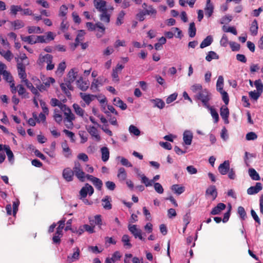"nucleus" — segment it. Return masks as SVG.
<instances>
[{
    "mask_svg": "<svg viewBox=\"0 0 263 263\" xmlns=\"http://www.w3.org/2000/svg\"><path fill=\"white\" fill-rule=\"evenodd\" d=\"M197 99L200 100L205 107H209V102L211 99V94L207 89H202L196 95Z\"/></svg>",
    "mask_w": 263,
    "mask_h": 263,
    "instance_id": "nucleus-1",
    "label": "nucleus"
},
{
    "mask_svg": "<svg viewBox=\"0 0 263 263\" xmlns=\"http://www.w3.org/2000/svg\"><path fill=\"white\" fill-rule=\"evenodd\" d=\"M74 175L81 181H84L85 179V173L83 172L81 164L79 162H74V166L72 170Z\"/></svg>",
    "mask_w": 263,
    "mask_h": 263,
    "instance_id": "nucleus-2",
    "label": "nucleus"
},
{
    "mask_svg": "<svg viewBox=\"0 0 263 263\" xmlns=\"http://www.w3.org/2000/svg\"><path fill=\"white\" fill-rule=\"evenodd\" d=\"M108 80L104 76H100L97 79H94L91 84L90 88L93 91H99L98 87L108 83Z\"/></svg>",
    "mask_w": 263,
    "mask_h": 263,
    "instance_id": "nucleus-3",
    "label": "nucleus"
},
{
    "mask_svg": "<svg viewBox=\"0 0 263 263\" xmlns=\"http://www.w3.org/2000/svg\"><path fill=\"white\" fill-rule=\"evenodd\" d=\"M93 192L94 190L92 186L88 183H86L80 191V199L85 198L88 194L89 196H91L93 193Z\"/></svg>",
    "mask_w": 263,
    "mask_h": 263,
    "instance_id": "nucleus-4",
    "label": "nucleus"
},
{
    "mask_svg": "<svg viewBox=\"0 0 263 263\" xmlns=\"http://www.w3.org/2000/svg\"><path fill=\"white\" fill-rule=\"evenodd\" d=\"M128 229L135 238H138L141 240H144V238H143L142 236V231L140 229H138L136 225L129 224L128 226Z\"/></svg>",
    "mask_w": 263,
    "mask_h": 263,
    "instance_id": "nucleus-5",
    "label": "nucleus"
},
{
    "mask_svg": "<svg viewBox=\"0 0 263 263\" xmlns=\"http://www.w3.org/2000/svg\"><path fill=\"white\" fill-rule=\"evenodd\" d=\"M124 66L121 64H118L115 68L112 69L111 77L112 81L115 82H118L120 80L118 76L119 73H120L122 70L124 68Z\"/></svg>",
    "mask_w": 263,
    "mask_h": 263,
    "instance_id": "nucleus-6",
    "label": "nucleus"
},
{
    "mask_svg": "<svg viewBox=\"0 0 263 263\" xmlns=\"http://www.w3.org/2000/svg\"><path fill=\"white\" fill-rule=\"evenodd\" d=\"M62 176L66 181L70 182L73 179L74 172L70 167H66L63 170Z\"/></svg>",
    "mask_w": 263,
    "mask_h": 263,
    "instance_id": "nucleus-7",
    "label": "nucleus"
},
{
    "mask_svg": "<svg viewBox=\"0 0 263 263\" xmlns=\"http://www.w3.org/2000/svg\"><path fill=\"white\" fill-rule=\"evenodd\" d=\"M77 86L78 88L83 91L87 90L89 86V82L87 81H84L82 77H80L76 81Z\"/></svg>",
    "mask_w": 263,
    "mask_h": 263,
    "instance_id": "nucleus-8",
    "label": "nucleus"
},
{
    "mask_svg": "<svg viewBox=\"0 0 263 263\" xmlns=\"http://www.w3.org/2000/svg\"><path fill=\"white\" fill-rule=\"evenodd\" d=\"M94 6L100 12L107 11L106 3L103 0H94Z\"/></svg>",
    "mask_w": 263,
    "mask_h": 263,
    "instance_id": "nucleus-9",
    "label": "nucleus"
},
{
    "mask_svg": "<svg viewBox=\"0 0 263 263\" xmlns=\"http://www.w3.org/2000/svg\"><path fill=\"white\" fill-rule=\"evenodd\" d=\"M218 171L222 175H226L230 170V162L228 160L224 161L218 166Z\"/></svg>",
    "mask_w": 263,
    "mask_h": 263,
    "instance_id": "nucleus-10",
    "label": "nucleus"
},
{
    "mask_svg": "<svg viewBox=\"0 0 263 263\" xmlns=\"http://www.w3.org/2000/svg\"><path fill=\"white\" fill-rule=\"evenodd\" d=\"M262 189V184L260 182L256 183L255 186L250 187L247 190V193L249 195H253L259 192Z\"/></svg>",
    "mask_w": 263,
    "mask_h": 263,
    "instance_id": "nucleus-11",
    "label": "nucleus"
},
{
    "mask_svg": "<svg viewBox=\"0 0 263 263\" xmlns=\"http://www.w3.org/2000/svg\"><path fill=\"white\" fill-rule=\"evenodd\" d=\"M220 115L226 124L229 123V110L227 106H222L220 110Z\"/></svg>",
    "mask_w": 263,
    "mask_h": 263,
    "instance_id": "nucleus-12",
    "label": "nucleus"
},
{
    "mask_svg": "<svg viewBox=\"0 0 263 263\" xmlns=\"http://www.w3.org/2000/svg\"><path fill=\"white\" fill-rule=\"evenodd\" d=\"M87 132L93 137H94L97 141L101 140V137L98 134V129L93 126H89L86 128Z\"/></svg>",
    "mask_w": 263,
    "mask_h": 263,
    "instance_id": "nucleus-13",
    "label": "nucleus"
},
{
    "mask_svg": "<svg viewBox=\"0 0 263 263\" xmlns=\"http://www.w3.org/2000/svg\"><path fill=\"white\" fill-rule=\"evenodd\" d=\"M52 59L53 57L51 54H46L45 55L40 54L38 60V63L40 65L43 64L44 63H46L48 64L49 63L52 62Z\"/></svg>",
    "mask_w": 263,
    "mask_h": 263,
    "instance_id": "nucleus-14",
    "label": "nucleus"
},
{
    "mask_svg": "<svg viewBox=\"0 0 263 263\" xmlns=\"http://www.w3.org/2000/svg\"><path fill=\"white\" fill-rule=\"evenodd\" d=\"M217 194L216 187L215 185H210L206 190L205 195L211 196L213 200L216 198Z\"/></svg>",
    "mask_w": 263,
    "mask_h": 263,
    "instance_id": "nucleus-15",
    "label": "nucleus"
},
{
    "mask_svg": "<svg viewBox=\"0 0 263 263\" xmlns=\"http://www.w3.org/2000/svg\"><path fill=\"white\" fill-rule=\"evenodd\" d=\"M226 208L225 204L223 203H219L217 205L213 208L210 212V214L213 215H218L221 212L224 210Z\"/></svg>",
    "mask_w": 263,
    "mask_h": 263,
    "instance_id": "nucleus-16",
    "label": "nucleus"
},
{
    "mask_svg": "<svg viewBox=\"0 0 263 263\" xmlns=\"http://www.w3.org/2000/svg\"><path fill=\"white\" fill-rule=\"evenodd\" d=\"M74 252L70 256H68L67 259L70 262L76 261L79 260L80 258V251L79 248L76 247L73 249Z\"/></svg>",
    "mask_w": 263,
    "mask_h": 263,
    "instance_id": "nucleus-17",
    "label": "nucleus"
},
{
    "mask_svg": "<svg viewBox=\"0 0 263 263\" xmlns=\"http://www.w3.org/2000/svg\"><path fill=\"white\" fill-rule=\"evenodd\" d=\"M183 139L186 145H191L193 139V134L189 130H185L183 135Z\"/></svg>",
    "mask_w": 263,
    "mask_h": 263,
    "instance_id": "nucleus-18",
    "label": "nucleus"
},
{
    "mask_svg": "<svg viewBox=\"0 0 263 263\" xmlns=\"http://www.w3.org/2000/svg\"><path fill=\"white\" fill-rule=\"evenodd\" d=\"M205 15L208 17L211 16L213 13L214 6L211 3V0L206 1V7L204 9Z\"/></svg>",
    "mask_w": 263,
    "mask_h": 263,
    "instance_id": "nucleus-19",
    "label": "nucleus"
},
{
    "mask_svg": "<svg viewBox=\"0 0 263 263\" xmlns=\"http://www.w3.org/2000/svg\"><path fill=\"white\" fill-rule=\"evenodd\" d=\"M111 199L109 196H106L102 199V205L103 207L106 210H110L112 208L111 204Z\"/></svg>",
    "mask_w": 263,
    "mask_h": 263,
    "instance_id": "nucleus-20",
    "label": "nucleus"
},
{
    "mask_svg": "<svg viewBox=\"0 0 263 263\" xmlns=\"http://www.w3.org/2000/svg\"><path fill=\"white\" fill-rule=\"evenodd\" d=\"M80 96L87 105H89L96 97L93 95L86 94L83 92H80Z\"/></svg>",
    "mask_w": 263,
    "mask_h": 263,
    "instance_id": "nucleus-21",
    "label": "nucleus"
},
{
    "mask_svg": "<svg viewBox=\"0 0 263 263\" xmlns=\"http://www.w3.org/2000/svg\"><path fill=\"white\" fill-rule=\"evenodd\" d=\"M77 76L78 71L76 70V69L73 68L69 71L67 77L65 80L70 81V82H73Z\"/></svg>",
    "mask_w": 263,
    "mask_h": 263,
    "instance_id": "nucleus-22",
    "label": "nucleus"
},
{
    "mask_svg": "<svg viewBox=\"0 0 263 263\" xmlns=\"http://www.w3.org/2000/svg\"><path fill=\"white\" fill-rule=\"evenodd\" d=\"M137 174H138V176L140 177L141 183L144 184L146 187L150 186L153 185V180H149L148 178L143 174H141L140 173H137Z\"/></svg>",
    "mask_w": 263,
    "mask_h": 263,
    "instance_id": "nucleus-23",
    "label": "nucleus"
},
{
    "mask_svg": "<svg viewBox=\"0 0 263 263\" xmlns=\"http://www.w3.org/2000/svg\"><path fill=\"white\" fill-rule=\"evenodd\" d=\"M258 23L256 20H253V21L252 22L250 28V31L252 35L255 36L258 33Z\"/></svg>",
    "mask_w": 263,
    "mask_h": 263,
    "instance_id": "nucleus-24",
    "label": "nucleus"
},
{
    "mask_svg": "<svg viewBox=\"0 0 263 263\" xmlns=\"http://www.w3.org/2000/svg\"><path fill=\"white\" fill-rule=\"evenodd\" d=\"M114 103L116 106L120 107L123 110L127 108V105L118 97L114 98Z\"/></svg>",
    "mask_w": 263,
    "mask_h": 263,
    "instance_id": "nucleus-25",
    "label": "nucleus"
},
{
    "mask_svg": "<svg viewBox=\"0 0 263 263\" xmlns=\"http://www.w3.org/2000/svg\"><path fill=\"white\" fill-rule=\"evenodd\" d=\"M102 160L104 162L107 161L109 157V152L107 147H103L101 148Z\"/></svg>",
    "mask_w": 263,
    "mask_h": 263,
    "instance_id": "nucleus-26",
    "label": "nucleus"
},
{
    "mask_svg": "<svg viewBox=\"0 0 263 263\" xmlns=\"http://www.w3.org/2000/svg\"><path fill=\"white\" fill-rule=\"evenodd\" d=\"M213 41V39L212 36L208 35L207 36L201 43L200 45V47L201 48H203L207 46H210Z\"/></svg>",
    "mask_w": 263,
    "mask_h": 263,
    "instance_id": "nucleus-27",
    "label": "nucleus"
},
{
    "mask_svg": "<svg viewBox=\"0 0 263 263\" xmlns=\"http://www.w3.org/2000/svg\"><path fill=\"white\" fill-rule=\"evenodd\" d=\"M123 246L127 249H130L132 247V245L130 242V238L128 235L124 234L122 236L121 239Z\"/></svg>",
    "mask_w": 263,
    "mask_h": 263,
    "instance_id": "nucleus-28",
    "label": "nucleus"
},
{
    "mask_svg": "<svg viewBox=\"0 0 263 263\" xmlns=\"http://www.w3.org/2000/svg\"><path fill=\"white\" fill-rule=\"evenodd\" d=\"M144 11L146 15H150L153 17H156L157 13V10L152 5H149L147 9Z\"/></svg>",
    "mask_w": 263,
    "mask_h": 263,
    "instance_id": "nucleus-29",
    "label": "nucleus"
},
{
    "mask_svg": "<svg viewBox=\"0 0 263 263\" xmlns=\"http://www.w3.org/2000/svg\"><path fill=\"white\" fill-rule=\"evenodd\" d=\"M4 147L8 157V160L9 162L12 163L14 161V155L12 151L10 149L9 146L4 145Z\"/></svg>",
    "mask_w": 263,
    "mask_h": 263,
    "instance_id": "nucleus-30",
    "label": "nucleus"
},
{
    "mask_svg": "<svg viewBox=\"0 0 263 263\" xmlns=\"http://www.w3.org/2000/svg\"><path fill=\"white\" fill-rule=\"evenodd\" d=\"M117 177L120 181H124L127 178V173L124 167H120L118 170Z\"/></svg>",
    "mask_w": 263,
    "mask_h": 263,
    "instance_id": "nucleus-31",
    "label": "nucleus"
},
{
    "mask_svg": "<svg viewBox=\"0 0 263 263\" xmlns=\"http://www.w3.org/2000/svg\"><path fill=\"white\" fill-rule=\"evenodd\" d=\"M36 36L35 35H29L27 36L23 37L21 36L22 40L24 42H27L28 44L33 45L36 44Z\"/></svg>",
    "mask_w": 263,
    "mask_h": 263,
    "instance_id": "nucleus-32",
    "label": "nucleus"
},
{
    "mask_svg": "<svg viewBox=\"0 0 263 263\" xmlns=\"http://www.w3.org/2000/svg\"><path fill=\"white\" fill-rule=\"evenodd\" d=\"M151 101L154 103V107L162 109L165 106L164 102L161 99H152Z\"/></svg>",
    "mask_w": 263,
    "mask_h": 263,
    "instance_id": "nucleus-33",
    "label": "nucleus"
},
{
    "mask_svg": "<svg viewBox=\"0 0 263 263\" xmlns=\"http://www.w3.org/2000/svg\"><path fill=\"white\" fill-rule=\"evenodd\" d=\"M28 32L29 34L31 33H42L43 30L37 26H28L27 27Z\"/></svg>",
    "mask_w": 263,
    "mask_h": 263,
    "instance_id": "nucleus-34",
    "label": "nucleus"
},
{
    "mask_svg": "<svg viewBox=\"0 0 263 263\" xmlns=\"http://www.w3.org/2000/svg\"><path fill=\"white\" fill-rule=\"evenodd\" d=\"M224 79L222 76H219L216 82V89L217 91H222L223 87Z\"/></svg>",
    "mask_w": 263,
    "mask_h": 263,
    "instance_id": "nucleus-35",
    "label": "nucleus"
},
{
    "mask_svg": "<svg viewBox=\"0 0 263 263\" xmlns=\"http://www.w3.org/2000/svg\"><path fill=\"white\" fill-rule=\"evenodd\" d=\"M101 13L100 15V20L106 24H108L110 22V15L108 14L107 11H103Z\"/></svg>",
    "mask_w": 263,
    "mask_h": 263,
    "instance_id": "nucleus-36",
    "label": "nucleus"
},
{
    "mask_svg": "<svg viewBox=\"0 0 263 263\" xmlns=\"http://www.w3.org/2000/svg\"><path fill=\"white\" fill-rule=\"evenodd\" d=\"M73 108L76 114L77 115H78L81 117H83L85 111L78 104H76V103L73 104Z\"/></svg>",
    "mask_w": 263,
    "mask_h": 263,
    "instance_id": "nucleus-37",
    "label": "nucleus"
},
{
    "mask_svg": "<svg viewBox=\"0 0 263 263\" xmlns=\"http://www.w3.org/2000/svg\"><path fill=\"white\" fill-rule=\"evenodd\" d=\"M210 110L211 116L214 120L215 123H217L219 121V115L217 111L212 106L209 105V107H206Z\"/></svg>",
    "mask_w": 263,
    "mask_h": 263,
    "instance_id": "nucleus-38",
    "label": "nucleus"
},
{
    "mask_svg": "<svg viewBox=\"0 0 263 263\" xmlns=\"http://www.w3.org/2000/svg\"><path fill=\"white\" fill-rule=\"evenodd\" d=\"M219 59V55L214 51H210L208 53V54L205 57V60L208 61L210 62L213 59Z\"/></svg>",
    "mask_w": 263,
    "mask_h": 263,
    "instance_id": "nucleus-39",
    "label": "nucleus"
},
{
    "mask_svg": "<svg viewBox=\"0 0 263 263\" xmlns=\"http://www.w3.org/2000/svg\"><path fill=\"white\" fill-rule=\"evenodd\" d=\"M171 189L176 194L180 195L184 192V187L183 186H180L178 184H174L172 186Z\"/></svg>",
    "mask_w": 263,
    "mask_h": 263,
    "instance_id": "nucleus-40",
    "label": "nucleus"
},
{
    "mask_svg": "<svg viewBox=\"0 0 263 263\" xmlns=\"http://www.w3.org/2000/svg\"><path fill=\"white\" fill-rule=\"evenodd\" d=\"M249 175L252 178V179L254 180H259L260 177L259 174L257 173V172L254 168H250L249 170Z\"/></svg>",
    "mask_w": 263,
    "mask_h": 263,
    "instance_id": "nucleus-41",
    "label": "nucleus"
},
{
    "mask_svg": "<svg viewBox=\"0 0 263 263\" xmlns=\"http://www.w3.org/2000/svg\"><path fill=\"white\" fill-rule=\"evenodd\" d=\"M12 26L14 28V29H18L24 27L25 24L24 22L20 20H16L11 23Z\"/></svg>",
    "mask_w": 263,
    "mask_h": 263,
    "instance_id": "nucleus-42",
    "label": "nucleus"
},
{
    "mask_svg": "<svg viewBox=\"0 0 263 263\" xmlns=\"http://www.w3.org/2000/svg\"><path fill=\"white\" fill-rule=\"evenodd\" d=\"M23 8L19 5H11L10 7V13L12 15H16L18 11H22Z\"/></svg>",
    "mask_w": 263,
    "mask_h": 263,
    "instance_id": "nucleus-43",
    "label": "nucleus"
},
{
    "mask_svg": "<svg viewBox=\"0 0 263 263\" xmlns=\"http://www.w3.org/2000/svg\"><path fill=\"white\" fill-rule=\"evenodd\" d=\"M196 32V29L195 27V25L194 22L191 23L190 24V27L189 29V36L191 37H193L195 36Z\"/></svg>",
    "mask_w": 263,
    "mask_h": 263,
    "instance_id": "nucleus-44",
    "label": "nucleus"
},
{
    "mask_svg": "<svg viewBox=\"0 0 263 263\" xmlns=\"http://www.w3.org/2000/svg\"><path fill=\"white\" fill-rule=\"evenodd\" d=\"M237 213L242 220H245L247 217V213L243 207L241 206H238L237 209Z\"/></svg>",
    "mask_w": 263,
    "mask_h": 263,
    "instance_id": "nucleus-45",
    "label": "nucleus"
},
{
    "mask_svg": "<svg viewBox=\"0 0 263 263\" xmlns=\"http://www.w3.org/2000/svg\"><path fill=\"white\" fill-rule=\"evenodd\" d=\"M125 13L123 11H121L118 14L117 21H116V25L117 26H120L122 24H123V20L124 18V16L125 15Z\"/></svg>",
    "mask_w": 263,
    "mask_h": 263,
    "instance_id": "nucleus-46",
    "label": "nucleus"
},
{
    "mask_svg": "<svg viewBox=\"0 0 263 263\" xmlns=\"http://www.w3.org/2000/svg\"><path fill=\"white\" fill-rule=\"evenodd\" d=\"M254 85L256 88L257 91L262 93L263 90V84L260 79L255 80L254 82Z\"/></svg>",
    "mask_w": 263,
    "mask_h": 263,
    "instance_id": "nucleus-47",
    "label": "nucleus"
},
{
    "mask_svg": "<svg viewBox=\"0 0 263 263\" xmlns=\"http://www.w3.org/2000/svg\"><path fill=\"white\" fill-rule=\"evenodd\" d=\"M17 90L20 96H21L24 98H26L25 94L26 93V90L22 84H18L17 85Z\"/></svg>",
    "mask_w": 263,
    "mask_h": 263,
    "instance_id": "nucleus-48",
    "label": "nucleus"
},
{
    "mask_svg": "<svg viewBox=\"0 0 263 263\" xmlns=\"http://www.w3.org/2000/svg\"><path fill=\"white\" fill-rule=\"evenodd\" d=\"M219 92L221 95L222 100L225 104L228 105L229 102V97L228 93L224 90L220 91Z\"/></svg>",
    "mask_w": 263,
    "mask_h": 263,
    "instance_id": "nucleus-49",
    "label": "nucleus"
},
{
    "mask_svg": "<svg viewBox=\"0 0 263 263\" xmlns=\"http://www.w3.org/2000/svg\"><path fill=\"white\" fill-rule=\"evenodd\" d=\"M65 116H66V118L64 121L67 120V121L69 123L70 125H73L72 121L74 120L75 117L74 115L72 113V112L70 111V112H67Z\"/></svg>",
    "mask_w": 263,
    "mask_h": 263,
    "instance_id": "nucleus-50",
    "label": "nucleus"
},
{
    "mask_svg": "<svg viewBox=\"0 0 263 263\" xmlns=\"http://www.w3.org/2000/svg\"><path fill=\"white\" fill-rule=\"evenodd\" d=\"M129 132L130 133L134 134L135 136H139L140 134V130L135 126L131 125L129 127Z\"/></svg>",
    "mask_w": 263,
    "mask_h": 263,
    "instance_id": "nucleus-51",
    "label": "nucleus"
},
{
    "mask_svg": "<svg viewBox=\"0 0 263 263\" xmlns=\"http://www.w3.org/2000/svg\"><path fill=\"white\" fill-rule=\"evenodd\" d=\"M1 75L3 76V79L7 82H11V80H13V77L10 72L8 71H4V72L1 73Z\"/></svg>",
    "mask_w": 263,
    "mask_h": 263,
    "instance_id": "nucleus-52",
    "label": "nucleus"
},
{
    "mask_svg": "<svg viewBox=\"0 0 263 263\" xmlns=\"http://www.w3.org/2000/svg\"><path fill=\"white\" fill-rule=\"evenodd\" d=\"M18 74L22 81L27 79L26 68H17Z\"/></svg>",
    "mask_w": 263,
    "mask_h": 263,
    "instance_id": "nucleus-53",
    "label": "nucleus"
},
{
    "mask_svg": "<svg viewBox=\"0 0 263 263\" xmlns=\"http://www.w3.org/2000/svg\"><path fill=\"white\" fill-rule=\"evenodd\" d=\"M93 184L98 190H101L103 185L102 181L99 178H96L93 181Z\"/></svg>",
    "mask_w": 263,
    "mask_h": 263,
    "instance_id": "nucleus-54",
    "label": "nucleus"
},
{
    "mask_svg": "<svg viewBox=\"0 0 263 263\" xmlns=\"http://www.w3.org/2000/svg\"><path fill=\"white\" fill-rule=\"evenodd\" d=\"M154 187L156 192L159 194H162L164 190L161 184L158 182L154 183Z\"/></svg>",
    "mask_w": 263,
    "mask_h": 263,
    "instance_id": "nucleus-55",
    "label": "nucleus"
},
{
    "mask_svg": "<svg viewBox=\"0 0 263 263\" xmlns=\"http://www.w3.org/2000/svg\"><path fill=\"white\" fill-rule=\"evenodd\" d=\"M261 94V93L260 92H256L255 90L249 92L250 97L254 100H257L260 97Z\"/></svg>",
    "mask_w": 263,
    "mask_h": 263,
    "instance_id": "nucleus-56",
    "label": "nucleus"
},
{
    "mask_svg": "<svg viewBox=\"0 0 263 263\" xmlns=\"http://www.w3.org/2000/svg\"><path fill=\"white\" fill-rule=\"evenodd\" d=\"M229 45L232 51H239L240 48V45L235 42H230Z\"/></svg>",
    "mask_w": 263,
    "mask_h": 263,
    "instance_id": "nucleus-57",
    "label": "nucleus"
},
{
    "mask_svg": "<svg viewBox=\"0 0 263 263\" xmlns=\"http://www.w3.org/2000/svg\"><path fill=\"white\" fill-rule=\"evenodd\" d=\"M55 35L52 32L48 31L46 33V36H45L46 43H48L54 39Z\"/></svg>",
    "mask_w": 263,
    "mask_h": 263,
    "instance_id": "nucleus-58",
    "label": "nucleus"
},
{
    "mask_svg": "<svg viewBox=\"0 0 263 263\" xmlns=\"http://www.w3.org/2000/svg\"><path fill=\"white\" fill-rule=\"evenodd\" d=\"M246 138L247 140H254L257 138V135L253 132H251L247 134Z\"/></svg>",
    "mask_w": 263,
    "mask_h": 263,
    "instance_id": "nucleus-59",
    "label": "nucleus"
},
{
    "mask_svg": "<svg viewBox=\"0 0 263 263\" xmlns=\"http://www.w3.org/2000/svg\"><path fill=\"white\" fill-rule=\"evenodd\" d=\"M68 8L66 5H63L60 8L59 16H65L67 12Z\"/></svg>",
    "mask_w": 263,
    "mask_h": 263,
    "instance_id": "nucleus-60",
    "label": "nucleus"
},
{
    "mask_svg": "<svg viewBox=\"0 0 263 263\" xmlns=\"http://www.w3.org/2000/svg\"><path fill=\"white\" fill-rule=\"evenodd\" d=\"M145 11L144 10H141L139 13H138L136 17L137 20H138L140 22H142L145 20V15H146Z\"/></svg>",
    "mask_w": 263,
    "mask_h": 263,
    "instance_id": "nucleus-61",
    "label": "nucleus"
},
{
    "mask_svg": "<svg viewBox=\"0 0 263 263\" xmlns=\"http://www.w3.org/2000/svg\"><path fill=\"white\" fill-rule=\"evenodd\" d=\"M29 61H20L18 59H17V68H26V66L29 64Z\"/></svg>",
    "mask_w": 263,
    "mask_h": 263,
    "instance_id": "nucleus-62",
    "label": "nucleus"
},
{
    "mask_svg": "<svg viewBox=\"0 0 263 263\" xmlns=\"http://www.w3.org/2000/svg\"><path fill=\"white\" fill-rule=\"evenodd\" d=\"M220 44L223 47H227L228 44H229L228 37L226 34H223L220 41Z\"/></svg>",
    "mask_w": 263,
    "mask_h": 263,
    "instance_id": "nucleus-63",
    "label": "nucleus"
},
{
    "mask_svg": "<svg viewBox=\"0 0 263 263\" xmlns=\"http://www.w3.org/2000/svg\"><path fill=\"white\" fill-rule=\"evenodd\" d=\"M191 89L194 92L200 91L202 90V86L200 84H195L191 87Z\"/></svg>",
    "mask_w": 263,
    "mask_h": 263,
    "instance_id": "nucleus-64",
    "label": "nucleus"
}]
</instances>
